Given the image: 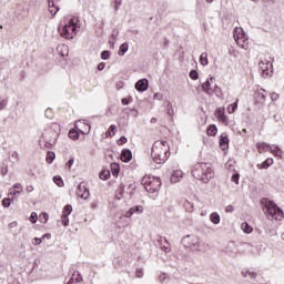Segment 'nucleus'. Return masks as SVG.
Returning <instances> with one entry per match:
<instances>
[{
  "instance_id": "412c9836",
  "label": "nucleus",
  "mask_w": 284,
  "mask_h": 284,
  "mask_svg": "<svg viewBox=\"0 0 284 284\" xmlns=\"http://www.w3.org/2000/svg\"><path fill=\"white\" fill-rule=\"evenodd\" d=\"M181 179H183V171H181V170L173 171V173L171 175V183H179V181H181Z\"/></svg>"
},
{
  "instance_id": "49530a36",
  "label": "nucleus",
  "mask_w": 284,
  "mask_h": 284,
  "mask_svg": "<svg viewBox=\"0 0 284 284\" xmlns=\"http://www.w3.org/2000/svg\"><path fill=\"white\" fill-rule=\"evenodd\" d=\"M32 243H33V245H41V243H43V237L42 239L34 237Z\"/></svg>"
},
{
  "instance_id": "7ed1b4c3",
  "label": "nucleus",
  "mask_w": 284,
  "mask_h": 284,
  "mask_svg": "<svg viewBox=\"0 0 284 284\" xmlns=\"http://www.w3.org/2000/svg\"><path fill=\"white\" fill-rule=\"evenodd\" d=\"M80 28L81 20H79V17L73 16L69 21L65 22L64 26L58 29V32L63 39H74Z\"/></svg>"
},
{
  "instance_id": "6ab92c4d",
  "label": "nucleus",
  "mask_w": 284,
  "mask_h": 284,
  "mask_svg": "<svg viewBox=\"0 0 284 284\" xmlns=\"http://www.w3.org/2000/svg\"><path fill=\"white\" fill-rule=\"evenodd\" d=\"M271 146L272 145H270L265 142H257L256 143V150H257L258 154H263V152H270Z\"/></svg>"
},
{
  "instance_id": "a878e982",
  "label": "nucleus",
  "mask_w": 284,
  "mask_h": 284,
  "mask_svg": "<svg viewBox=\"0 0 284 284\" xmlns=\"http://www.w3.org/2000/svg\"><path fill=\"white\" fill-rule=\"evenodd\" d=\"M210 221L211 223H213L214 225H219L221 223V215H219V213L214 212L211 213L210 215Z\"/></svg>"
},
{
  "instance_id": "0e129e2a",
  "label": "nucleus",
  "mask_w": 284,
  "mask_h": 284,
  "mask_svg": "<svg viewBox=\"0 0 284 284\" xmlns=\"http://www.w3.org/2000/svg\"><path fill=\"white\" fill-rule=\"evenodd\" d=\"M151 123H156V119L153 118V119L151 120Z\"/></svg>"
},
{
  "instance_id": "c9c22d12",
  "label": "nucleus",
  "mask_w": 284,
  "mask_h": 284,
  "mask_svg": "<svg viewBox=\"0 0 284 284\" xmlns=\"http://www.w3.org/2000/svg\"><path fill=\"white\" fill-rule=\"evenodd\" d=\"M111 172L114 176H116V174H119L120 172V166L118 163H111Z\"/></svg>"
},
{
  "instance_id": "b1692460",
  "label": "nucleus",
  "mask_w": 284,
  "mask_h": 284,
  "mask_svg": "<svg viewBox=\"0 0 284 284\" xmlns=\"http://www.w3.org/2000/svg\"><path fill=\"white\" fill-rule=\"evenodd\" d=\"M219 129L214 124H210L206 129L207 136H216Z\"/></svg>"
},
{
  "instance_id": "de8ad7c7",
  "label": "nucleus",
  "mask_w": 284,
  "mask_h": 284,
  "mask_svg": "<svg viewBox=\"0 0 284 284\" xmlns=\"http://www.w3.org/2000/svg\"><path fill=\"white\" fill-rule=\"evenodd\" d=\"M271 99H272L273 101H278V99H280L278 93H276V92L271 93Z\"/></svg>"
},
{
  "instance_id": "0eeeda50",
  "label": "nucleus",
  "mask_w": 284,
  "mask_h": 284,
  "mask_svg": "<svg viewBox=\"0 0 284 284\" xmlns=\"http://www.w3.org/2000/svg\"><path fill=\"white\" fill-rule=\"evenodd\" d=\"M266 97H267V91H265L263 88H258L253 95L254 105H256L257 108H263V105H265Z\"/></svg>"
},
{
  "instance_id": "c756f323",
  "label": "nucleus",
  "mask_w": 284,
  "mask_h": 284,
  "mask_svg": "<svg viewBox=\"0 0 284 284\" xmlns=\"http://www.w3.org/2000/svg\"><path fill=\"white\" fill-rule=\"evenodd\" d=\"M69 139H72V141H78V139H79V130L78 129H71L69 131Z\"/></svg>"
},
{
  "instance_id": "ea45409f",
  "label": "nucleus",
  "mask_w": 284,
  "mask_h": 284,
  "mask_svg": "<svg viewBox=\"0 0 284 284\" xmlns=\"http://www.w3.org/2000/svg\"><path fill=\"white\" fill-rule=\"evenodd\" d=\"M2 205L3 207H10V205H12V200H10V197H4L2 200Z\"/></svg>"
},
{
  "instance_id": "dca6fc26",
  "label": "nucleus",
  "mask_w": 284,
  "mask_h": 284,
  "mask_svg": "<svg viewBox=\"0 0 284 284\" xmlns=\"http://www.w3.org/2000/svg\"><path fill=\"white\" fill-rule=\"evenodd\" d=\"M220 148L221 150L225 151L230 148V139L227 138L226 133H222L220 136Z\"/></svg>"
},
{
  "instance_id": "5701e85b",
  "label": "nucleus",
  "mask_w": 284,
  "mask_h": 284,
  "mask_svg": "<svg viewBox=\"0 0 284 284\" xmlns=\"http://www.w3.org/2000/svg\"><path fill=\"white\" fill-rule=\"evenodd\" d=\"M273 156H277L278 159H283V150L278 146H274L268 150Z\"/></svg>"
},
{
  "instance_id": "bb28decb",
  "label": "nucleus",
  "mask_w": 284,
  "mask_h": 284,
  "mask_svg": "<svg viewBox=\"0 0 284 284\" xmlns=\"http://www.w3.org/2000/svg\"><path fill=\"white\" fill-rule=\"evenodd\" d=\"M49 12H50V14H52V17H54V14H57V12H59V7H57L54 4V0L49 1Z\"/></svg>"
},
{
  "instance_id": "4be33fe9",
  "label": "nucleus",
  "mask_w": 284,
  "mask_h": 284,
  "mask_svg": "<svg viewBox=\"0 0 284 284\" xmlns=\"http://www.w3.org/2000/svg\"><path fill=\"white\" fill-rule=\"evenodd\" d=\"M121 161H123L124 163H129V161H132V151L131 150L122 151Z\"/></svg>"
},
{
  "instance_id": "c03bdc74",
  "label": "nucleus",
  "mask_w": 284,
  "mask_h": 284,
  "mask_svg": "<svg viewBox=\"0 0 284 284\" xmlns=\"http://www.w3.org/2000/svg\"><path fill=\"white\" fill-rule=\"evenodd\" d=\"M37 219H38L37 213L32 212L31 215H30V217H29V221H30L31 223H37Z\"/></svg>"
},
{
  "instance_id": "f03ea898",
  "label": "nucleus",
  "mask_w": 284,
  "mask_h": 284,
  "mask_svg": "<svg viewBox=\"0 0 284 284\" xmlns=\"http://www.w3.org/2000/svg\"><path fill=\"white\" fill-rule=\"evenodd\" d=\"M191 174L196 179V181H202V183H210V181L214 179V169H212V165L205 162H200L193 165Z\"/></svg>"
},
{
  "instance_id": "9b49d317",
  "label": "nucleus",
  "mask_w": 284,
  "mask_h": 284,
  "mask_svg": "<svg viewBox=\"0 0 284 284\" xmlns=\"http://www.w3.org/2000/svg\"><path fill=\"white\" fill-rule=\"evenodd\" d=\"M75 129L80 134H90V130H92V126L83 121H78L75 123Z\"/></svg>"
},
{
  "instance_id": "052dcab7",
  "label": "nucleus",
  "mask_w": 284,
  "mask_h": 284,
  "mask_svg": "<svg viewBox=\"0 0 284 284\" xmlns=\"http://www.w3.org/2000/svg\"><path fill=\"white\" fill-rule=\"evenodd\" d=\"M42 216H43V219H44L43 223H48V214H47V213H43Z\"/></svg>"
},
{
  "instance_id": "2f4dec72",
  "label": "nucleus",
  "mask_w": 284,
  "mask_h": 284,
  "mask_svg": "<svg viewBox=\"0 0 284 284\" xmlns=\"http://www.w3.org/2000/svg\"><path fill=\"white\" fill-rule=\"evenodd\" d=\"M99 176L102 181H108L110 179V170H102Z\"/></svg>"
},
{
  "instance_id": "f704fd0d",
  "label": "nucleus",
  "mask_w": 284,
  "mask_h": 284,
  "mask_svg": "<svg viewBox=\"0 0 284 284\" xmlns=\"http://www.w3.org/2000/svg\"><path fill=\"white\" fill-rule=\"evenodd\" d=\"M128 48H129L128 42H124L120 45V51H119L120 57H123V54H125V52L128 51Z\"/></svg>"
},
{
  "instance_id": "7c9ffc66",
  "label": "nucleus",
  "mask_w": 284,
  "mask_h": 284,
  "mask_svg": "<svg viewBox=\"0 0 284 284\" xmlns=\"http://www.w3.org/2000/svg\"><path fill=\"white\" fill-rule=\"evenodd\" d=\"M72 214V205L67 204L62 210V216H69Z\"/></svg>"
},
{
  "instance_id": "bf43d9fd",
  "label": "nucleus",
  "mask_w": 284,
  "mask_h": 284,
  "mask_svg": "<svg viewBox=\"0 0 284 284\" xmlns=\"http://www.w3.org/2000/svg\"><path fill=\"white\" fill-rule=\"evenodd\" d=\"M104 69H105V63L104 62L98 64V70H104Z\"/></svg>"
},
{
  "instance_id": "9d476101",
  "label": "nucleus",
  "mask_w": 284,
  "mask_h": 284,
  "mask_svg": "<svg viewBox=\"0 0 284 284\" xmlns=\"http://www.w3.org/2000/svg\"><path fill=\"white\" fill-rule=\"evenodd\" d=\"M215 116L220 123H223V125H230V118L225 114L224 106H220L215 110Z\"/></svg>"
},
{
  "instance_id": "79ce46f5",
  "label": "nucleus",
  "mask_w": 284,
  "mask_h": 284,
  "mask_svg": "<svg viewBox=\"0 0 284 284\" xmlns=\"http://www.w3.org/2000/svg\"><path fill=\"white\" fill-rule=\"evenodd\" d=\"M242 274L245 277L250 276V278H256V273L255 272L246 271V272H242Z\"/></svg>"
},
{
  "instance_id": "2eb2a0df",
  "label": "nucleus",
  "mask_w": 284,
  "mask_h": 284,
  "mask_svg": "<svg viewBox=\"0 0 284 284\" xmlns=\"http://www.w3.org/2000/svg\"><path fill=\"white\" fill-rule=\"evenodd\" d=\"M74 281L75 283L83 284V275H81L79 271L73 272L71 278L68 281L67 284H74Z\"/></svg>"
},
{
  "instance_id": "4468645a",
  "label": "nucleus",
  "mask_w": 284,
  "mask_h": 284,
  "mask_svg": "<svg viewBox=\"0 0 284 284\" xmlns=\"http://www.w3.org/2000/svg\"><path fill=\"white\" fill-rule=\"evenodd\" d=\"M23 193V185L21 183H16L9 189V196H17V194Z\"/></svg>"
},
{
  "instance_id": "423d86ee",
  "label": "nucleus",
  "mask_w": 284,
  "mask_h": 284,
  "mask_svg": "<svg viewBox=\"0 0 284 284\" xmlns=\"http://www.w3.org/2000/svg\"><path fill=\"white\" fill-rule=\"evenodd\" d=\"M234 40L236 44L243 50H247L250 47V41L247 40V36L243 32L242 28H235L234 30Z\"/></svg>"
},
{
  "instance_id": "c85d7f7f",
  "label": "nucleus",
  "mask_w": 284,
  "mask_h": 284,
  "mask_svg": "<svg viewBox=\"0 0 284 284\" xmlns=\"http://www.w3.org/2000/svg\"><path fill=\"white\" fill-rule=\"evenodd\" d=\"M237 109H239V99H236L233 104L229 105L227 112H229V114H234Z\"/></svg>"
},
{
  "instance_id": "39448f33",
  "label": "nucleus",
  "mask_w": 284,
  "mask_h": 284,
  "mask_svg": "<svg viewBox=\"0 0 284 284\" xmlns=\"http://www.w3.org/2000/svg\"><path fill=\"white\" fill-rule=\"evenodd\" d=\"M142 185L150 194H154V192H159V190H161V179L145 175L142 179Z\"/></svg>"
},
{
  "instance_id": "6e6d98bb",
  "label": "nucleus",
  "mask_w": 284,
  "mask_h": 284,
  "mask_svg": "<svg viewBox=\"0 0 284 284\" xmlns=\"http://www.w3.org/2000/svg\"><path fill=\"white\" fill-rule=\"evenodd\" d=\"M45 239L50 240L52 239V235L50 233L42 235V241H45Z\"/></svg>"
},
{
  "instance_id": "aec40b11",
  "label": "nucleus",
  "mask_w": 284,
  "mask_h": 284,
  "mask_svg": "<svg viewBox=\"0 0 284 284\" xmlns=\"http://www.w3.org/2000/svg\"><path fill=\"white\" fill-rule=\"evenodd\" d=\"M271 165H274V159L267 158L264 162L261 164H257V170H267V168H271Z\"/></svg>"
},
{
  "instance_id": "f257e3e1",
  "label": "nucleus",
  "mask_w": 284,
  "mask_h": 284,
  "mask_svg": "<svg viewBox=\"0 0 284 284\" xmlns=\"http://www.w3.org/2000/svg\"><path fill=\"white\" fill-rule=\"evenodd\" d=\"M151 156L154 163H165V161L170 159V144L168 143V141H155L152 145Z\"/></svg>"
},
{
  "instance_id": "1a4fd4ad",
  "label": "nucleus",
  "mask_w": 284,
  "mask_h": 284,
  "mask_svg": "<svg viewBox=\"0 0 284 284\" xmlns=\"http://www.w3.org/2000/svg\"><path fill=\"white\" fill-rule=\"evenodd\" d=\"M258 69H260V72L263 74V77H270L273 70L272 62L266 59L261 60L258 63Z\"/></svg>"
},
{
  "instance_id": "3c124183",
  "label": "nucleus",
  "mask_w": 284,
  "mask_h": 284,
  "mask_svg": "<svg viewBox=\"0 0 284 284\" xmlns=\"http://www.w3.org/2000/svg\"><path fill=\"white\" fill-rule=\"evenodd\" d=\"M72 165H74V159H70L68 162H67V168L70 170V168H72Z\"/></svg>"
},
{
  "instance_id": "13d9d810",
  "label": "nucleus",
  "mask_w": 284,
  "mask_h": 284,
  "mask_svg": "<svg viewBox=\"0 0 284 284\" xmlns=\"http://www.w3.org/2000/svg\"><path fill=\"white\" fill-rule=\"evenodd\" d=\"M121 8V0H115V10H119Z\"/></svg>"
},
{
  "instance_id": "f3484780",
  "label": "nucleus",
  "mask_w": 284,
  "mask_h": 284,
  "mask_svg": "<svg viewBox=\"0 0 284 284\" xmlns=\"http://www.w3.org/2000/svg\"><path fill=\"white\" fill-rule=\"evenodd\" d=\"M148 85H149L148 79L139 80L135 83V90H138V92H145V90H148Z\"/></svg>"
},
{
  "instance_id": "473e14b6",
  "label": "nucleus",
  "mask_w": 284,
  "mask_h": 284,
  "mask_svg": "<svg viewBox=\"0 0 284 284\" xmlns=\"http://www.w3.org/2000/svg\"><path fill=\"white\" fill-rule=\"evenodd\" d=\"M54 159H57V155L54 154V152L49 151L45 158L47 163H53Z\"/></svg>"
},
{
  "instance_id": "5fc2aeb1",
  "label": "nucleus",
  "mask_w": 284,
  "mask_h": 284,
  "mask_svg": "<svg viewBox=\"0 0 284 284\" xmlns=\"http://www.w3.org/2000/svg\"><path fill=\"white\" fill-rule=\"evenodd\" d=\"M135 274H136L138 278H141L143 276V271L136 270Z\"/></svg>"
},
{
  "instance_id": "f8f14e48",
  "label": "nucleus",
  "mask_w": 284,
  "mask_h": 284,
  "mask_svg": "<svg viewBox=\"0 0 284 284\" xmlns=\"http://www.w3.org/2000/svg\"><path fill=\"white\" fill-rule=\"evenodd\" d=\"M78 196L81 199H90V190H88V186H85V183H80L77 191Z\"/></svg>"
},
{
  "instance_id": "4d7b16f0",
  "label": "nucleus",
  "mask_w": 284,
  "mask_h": 284,
  "mask_svg": "<svg viewBox=\"0 0 284 284\" xmlns=\"http://www.w3.org/2000/svg\"><path fill=\"white\" fill-rule=\"evenodd\" d=\"M17 225H18L17 221L9 223L10 230H12V227H17Z\"/></svg>"
},
{
  "instance_id": "e433bc0d",
  "label": "nucleus",
  "mask_w": 284,
  "mask_h": 284,
  "mask_svg": "<svg viewBox=\"0 0 284 284\" xmlns=\"http://www.w3.org/2000/svg\"><path fill=\"white\" fill-rule=\"evenodd\" d=\"M53 183H55V185H58V187H63V185H64L63 179H61V176H54Z\"/></svg>"
},
{
  "instance_id": "603ef678",
  "label": "nucleus",
  "mask_w": 284,
  "mask_h": 284,
  "mask_svg": "<svg viewBox=\"0 0 284 284\" xmlns=\"http://www.w3.org/2000/svg\"><path fill=\"white\" fill-rule=\"evenodd\" d=\"M26 192H28V193L34 192V186H32V185H27Z\"/></svg>"
},
{
  "instance_id": "69168bd1",
  "label": "nucleus",
  "mask_w": 284,
  "mask_h": 284,
  "mask_svg": "<svg viewBox=\"0 0 284 284\" xmlns=\"http://www.w3.org/2000/svg\"><path fill=\"white\" fill-rule=\"evenodd\" d=\"M230 207H232V206L226 207V212H232V210Z\"/></svg>"
},
{
  "instance_id": "cd10ccee",
  "label": "nucleus",
  "mask_w": 284,
  "mask_h": 284,
  "mask_svg": "<svg viewBox=\"0 0 284 284\" xmlns=\"http://www.w3.org/2000/svg\"><path fill=\"white\" fill-rule=\"evenodd\" d=\"M241 230H243L244 234H252L254 232V229L247 222L241 224Z\"/></svg>"
},
{
  "instance_id": "09e8293b",
  "label": "nucleus",
  "mask_w": 284,
  "mask_h": 284,
  "mask_svg": "<svg viewBox=\"0 0 284 284\" xmlns=\"http://www.w3.org/2000/svg\"><path fill=\"white\" fill-rule=\"evenodd\" d=\"M8 105V100L0 101V110H3Z\"/></svg>"
},
{
  "instance_id": "37998d69",
  "label": "nucleus",
  "mask_w": 284,
  "mask_h": 284,
  "mask_svg": "<svg viewBox=\"0 0 284 284\" xmlns=\"http://www.w3.org/2000/svg\"><path fill=\"white\" fill-rule=\"evenodd\" d=\"M118 145H125V143H128V138L125 136H121L118 141H116Z\"/></svg>"
},
{
  "instance_id": "e2e57ef3",
  "label": "nucleus",
  "mask_w": 284,
  "mask_h": 284,
  "mask_svg": "<svg viewBox=\"0 0 284 284\" xmlns=\"http://www.w3.org/2000/svg\"><path fill=\"white\" fill-rule=\"evenodd\" d=\"M12 156H13V159H19V153L18 152H13Z\"/></svg>"
},
{
  "instance_id": "a18cd8bd",
  "label": "nucleus",
  "mask_w": 284,
  "mask_h": 284,
  "mask_svg": "<svg viewBox=\"0 0 284 284\" xmlns=\"http://www.w3.org/2000/svg\"><path fill=\"white\" fill-rule=\"evenodd\" d=\"M101 59H103V60L110 59V51H103V52L101 53Z\"/></svg>"
},
{
  "instance_id": "ddd939ff",
  "label": "nucleus",
  "mask_w": 284,
  "mask_h": 284,
  "mask_svg": "<svg viewBox=\"0 0 284 284\" xmlns=\"http://www.w3.org/2000/svg\"><path fill=\"white\" fill-rule=\"evenodd\" d=\"M143 205L132 206L125 212L124 216L125 219H131L133 214H143Z\"/></svg>"
},
{
  "instance_id": "393cba45",
  "label": "nucleus",
  "mask_w": 284,
  "mask_h": 284,
  "mask_svg": "<svg viewBox=\"0 0 284 284\" xmlns=\"http://www.w3.org/2000/svg\"><path fill=\"white\" fill-rule=\"evenodd\" d=\"M116 134V126L111 124L108 131L105 132V139H112Z\"/></svg>"
},
{
  "instance_id": "338daca9",
  "label": "nucleus",
  "mask_w": 284,
  "mask_h": 284,
  "mask_svg": "<svg viewBox=\"0 0 284 284\" xmlns=\"http://www.w3.org/2000/svg\"><path fill=\"white\" fill-rule=\"evenodd\" d=\"M214 0H206V3H212Z\"/></svg>"
},
{
  "instance_id": "774afa93",
  "label": "nucleus",
  "mask_w": 284,
  "mask_h": 284,
  "mask_svg": "<svg viewBox=\"0 0 284 284\" xmlns=\"http://www.w3.org/2000/svg\"><path fill=\"white\" fill-rule=\"evenodd\" d=\"M242 132H244V134H246V133H247V130H246V129H243Z\"/></svg>"
},
{
  "instance_id": "58836bf2",
  "label": "nucleus",
  "mask_w": 284,
  "mask_h": 284,
  "mask_svg": "<svg viewBox=\"0 0 284 284\" xmlns=\"http://www.w3.org/2000/svg\"><path fill=\"white\" fill-rule=\"evenodd\" d=\"M240 179H241V174L235 173L232 175L231 181H232V183H235V185H239Z\"/></svg>"
},
{
  "instance_id": "4c0bfd02",
  "label": "nucleus",
  "mask_w": 284,
  "mask_h": 284,
  "mask_svg": "<svg viewBox=\"0 0 284 284\" xmlns=\"http://www.w3.org/2000/svg\"><path fill=\"white\" fill-rule=\"evenodd\" d=\"M61 223L64 227L70 225V219H68V215H61Z\"/></svg>"
},
{
  "instance_id": "72a5a7b5",
  "label": "nucleus",
  "mask_w": 284,
  "mask_h": 284,
  "mask_svg": "<svg viewBox=\"0 0 284 284\" xmlns=\"http://www.w3.org/2000/svg\"><path fill=\"white\" fill-rule=\"evenodd\" d=\"M200 63H201V65H207V63H210V61L207 60V53L206 52H203L200 55Z\"/></svg>"
},
{
  "instance_id": "a211bd4d",
  "label": "nucleus",
  "mask_w": 284,
  "mask_h": 284,
  "mask_svg": "<svg viewBox=\"0 0 284 284\" xmlns=\"http://www.w3.org/2000/svg\"><path fill=\"white\" fill-rule=\"evenodd\" d=\"M214 81V78H210V80H206L203 84H202V89L204 90V92L206 94H213L214 89H212V83Z\"/></svg>"
},
{
  "instance_id": "864d4df0",
  "label": "nucleus",
  "mask_w": 284,
  "mask_h": 284,
  "mask_svg": "<svg viewBox=\"0 0 284 284\" xmlns=\"http://www.w3.org/2000/svg\"><path fill=\"white\" fill-rule=\"evenodd\" d=\"M130 104V99L123 98L122 99V105H129Z\"/></svg>"
},
{
  "instance_id": "8fccbe9b",
  "label": "nucleus",
  "mask_w": 284,
  "mask_h": 284,
  "mask_svg": "<svg viewBox=\"0 0 284 284\" xmlns=\"http://www.w3.org/2000/svg\"><path fill=\"white\" fill-rule=\"evenodd\" d=\"M44 114L48 119H52V110L51 109L45 110Z\"/></svg>"
},
{
  "instance_id": "6e6552de",
  "label": "nucleus",
  "mask_w": 284,
  "mask_h": 284,
  "mask_svg": "<svg viewBox=\"0 0 284 284\" xmlns=\"http://www.w3.org/2000/svg\"><path fill=\"white\" fill-rule=\"evenodd\" d=\"M183 243L189 250H199L201 241L196 235H189L183 239Z\"/></svg>"
},
{
  "instance_id": "680f3d73",
  "label": "nucleus",
  "mask_w": 284,
  "mask_h": 284,
  "mask_svg": "<svg viewBox=\"0 0 284 284\" xmlns=\"http://www.w3.org/2000/svg\"><path fill=\"white\" fill-rule=\"evenodd\" d=\"M163 252H170V246H162Z\"/></svg>"
},
{
  "instance_id": "a19ab883",
  "label": "nucleus",
  "mask_w": 284,
  "mask_h": 284,
  "mask_svg": "<svg viewBox=\"0 0 284 284\" xmlns=\"http://www.w3.org/2000/svg\"><path fill=\"white\" fill-rule=\"evenodd\" d=\"M190 79H192L193 81H196L199 79V71L192 70L190 72Z\"/></svg>"
},
{
  "instance_id": "20e7f679",
  "label": "nucleus",
  "mask_w": 284,
  "mask_h": 284,
  "mask_svg": "<svg viewBox=\"0 0 284 284\" xmlns=\"http://www.w3.org/2000/svg\"><path fill=\"white\" fill-rule=\"evenodd\" d=\"M261 205H263V210H266L265 213L268 214V216H272V219H275V221L283 220V210L278 209L272 200L263 197L261 200Z\"/></svg>"
}]
</instances>
